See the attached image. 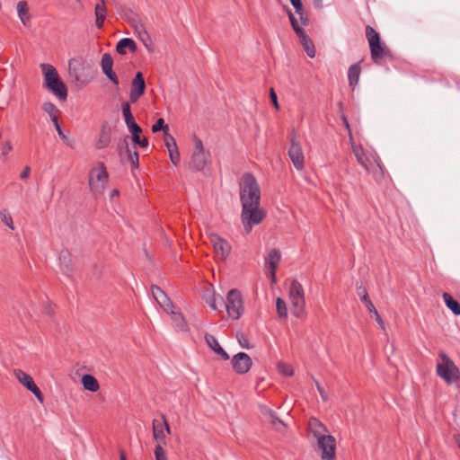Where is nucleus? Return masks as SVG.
Here are the masks:
<instances>
[{
  "mask_svg": "<svg viewBox=\"0 0 460 460\" xmlns=\"http://www.w3.org/2000/svg\"><path fill=\"white\" fill-rule=\"evenodd\" d=\"M310 438L314 441L313 446L320 453L322 460H336V439L329 434L327 427L316 418L308 421Z\"/></svg>",
  "mask_w": 460,
  "mask_h": 460,
  "instance_id": "obj_1",
  "label": "nucleus"
},
{
  "mask_svg": "<svg viewBox=\"0 0 460 460\" xmlns=\"http://www.w3.org/2000/svg\"><path fill=\"white\" fill-rule=\"evenodd\" d=\"M240 200L242 206L260 205L261 189L255 177L251 173H245L241 178Z\"/></svg>",
  "mask_w": 460,
  "mask_h": 460,
  "instance_id": "obj_2",
  "label": "nucleus"
},
{
  "mask_svg": "<svg viewBox=\"0 0 460 460\" xmlns=\"http://www.w3.org/2000/svg\"><path fill=\"white\" fill-rule=\"evenodd\" d=\"M288 298L293 315L296 318L305 317V291L301 283L296 279H294L290 284Z\"/></svg>",
  "mask_w": 460,
  "mask_h": 460,
  "instance_id": "obj_3",
  "label": "nucleus"
},
{
  "mask_svg": "<svg viewBox=\"0 0 460 460\" xmlns=\"http://www.w3.org/2000/svg\"><path fill=\"white\" fill-rule=\"evenodd\" d=\"M366 37L369 44L371 58L376 64H379L385 57H390L391 52L381 42L379 33L370 25L366 26Z\"/></svg>",
  "mask_w": 460,
  "mask_h": 460,
  "instance_id": "obj_4",
  "label": "nucleus"
},
{
  "mask_svg": "<svg viewBox=\"0 0 460 460\" xmlns=\"http://www.w3.org/2000/svg\"><path fill=\"white\" fill-rule=\"evenodd\" d=\"M438 356L442 362L437 364V375L448 385L460 382V370L455 362L444 351H440Z\"/></svg>",
  "mask_w": 460,
  "mask_h": 460,
  "instance_id": "obj_5",
  "label": "nucleus"
},
{
  "mask_svg": "<svg viewBox=\"0 0 460 460\" xmlns=\"http://www.w3.org/2000/svg\"><path fill=\"white\" fill-rule=\"evenodd\" d=\"M265 217L266 213L260 205L242 206L241 220L246 234H249L254 226L260 225Z\"/></svg>",
  "mask_w": 460,
  "mask_h": 460,
  "instance_id": "obj_6",
  "label": "nucleus"
},
{
  "mask_svg": "<svg viewBox=\"0 0 460 460\" xmlns=\"http://www.w3.org/2000/svg\"><path fill=\"white\" fill-rule=\"evenodd\" d=\"M108 182V172L103 163L99 162L89 172V186L94 195L102 194Z\"/></svg>",
  "mask_w": 460,
  "mask_h": 460,
  "instance_id": "obj_7",
  "label": "nucleus"
},
{
  "mask_svg": "<svg viewBox=\"0 0 460 460\" xmlns=\"http://www.w3.org/2000/svg\"><path fill=\"white\" fill-rule=\"evenodd\" d=\"M288 15L291 23L293 30L295 31L296 36L299 39L300 43L302 44L305 51L307 56L311 58L315 57V48L312 40L305 34L302 26H300L298 21L296 19L292 12L288 8L287 9Z\"/></svg>",
  "mask_w": 460,
  "mask_h": 460,
  "instance_id": "obj_8",
  "label": "nucleus"
},
{
  "mask_svg": "<svg viewBox=\"0 0 460 460\" xmlns=\"http://www.w3.org/2000/svg\"><path fill=\"white\" fill-rule=\"evenodd\" d=\"M210 159V153L205 151L202 141L194 137V151L192 153L190 167L194 171H202Z\"/></svg>",
  "mask_w": 460,
  "mask_h": 460,
  "instance_id": "obj_9",
  "label": "nucleus"
},
{
  "mask_svg": "<svg viewBox=\"0 0 460 460\" xmlns=\"http://www.w3.org/2000/svg\"><path fill=\"white\" fill-rule=\"evenodd\" d=\"M226 308L227 314L233 320H237L241 317L243 306V299L239 290L231 289L226 296Z\"/></svg>",
  "mask_w": 460,
  "mask_h": 460,
  "instance_id": "obj_10",
  "label": "nucleus"
},
{
  "mask_svg": "<svg viewBox=\"0 0 460 460\" xmlns=\"http://www.w3.org/2000/svg\"><path fill=\"white\" fill-rule=\"evenodd\" d=\"M290 147L288 149V156L297 171H302L305 167V155L302 146L293 137L290 140Z\"/></svg>",
  "mask_w": 460,
  "mask_h": 460,
  "instance_id": "obj_11",
  "label": "nucleus"
},
{
  "mask_svg": "<svg viewBox=\"0 0 460 460\" xmlns=\"http://www.w3.org/2000/svg\"><path fill=\"white\" fill-rule=\"evenodd\" d=\"M16 379L29 391H31L40 402H43V395L40 388L34 383L33 378L21 369L14 370Z\"/></svg>",
  "mask_w": 460,
  "mask_h": 460,
  "instance_id": "obj_12",
  "label": "nucleus"
},
{
  "mask_svg": "<svg viewBox=\"0 0 460 460\" xmlns=\"http://www.w3.org/2000/svg\"><path fill=\"white\" fill-rule=\"evenodd\" d=\"M357 294L360 297L361 301L365 304L368 312L374 315L376 321L377 322L381 329L385 330V323L382 320L381 316L379 315L374 304L370 300L366 288L362 284L357 285Z\"/></svg>",
  "mask_w": 460,
  "mask_h": 460,
  "instance_id": "obj_13",
  "label": "nucleus"
},
{
  "mask_svg": "<svg viewBox=\"0 0 460 460\" xmlns=\"http://www.w3.org/2000/svg\"><path fill=\"white\" fill-rule=\"evenodd\" d=\"M252 365L251 357L244 352H239L232 358L233 369L239 375L246 374L251 369Z\"/></svg>",
  "mask_w": 460,
  "mask_h": 460,
  "instance_id": "obj_14",
  "label": "nucleus"
},
{
  "mask_svg": "<svg viewBox=\"0 0 460 460\" xmlns=\"http://www.w3.org/2000/svg\"><path fill=\"white\" fill-rule=\"evenodd\" d=\"M210 241L213 243L217 259L225 261L230 254L231 245L217 234L211 235Z\"/></svg>",
  "mask_w": 460,
  "mask_h": 460,
  "instance_id": "obj_15",
  "label": "nucleus"
},
{
  "mask_svg": "<svg viewBox=\"0 0 460 460\" xmlns=\"http://www.w3.org/2000/svg\"><path fill=\"white\" fill-rule=\"evenodd\" d=\"M281 260V253L278 249H271L265 258V266L270 269V278L271 284H276V270Z\"/></svg>",
  "mask_w": 460,
  "mask_h": 460,
  "instance_id": "obj_16",
  "label": "nucleus"
},
{
  "mask_svg": "<svg viewBox=\"0 0 460 460\" xmlns=\"http://www.w3.org/2000/svg\"><path fill=\"white\" fill-rule=\"evenodd\" d=\"M146 83L141 72H137L132 80L129 99L131 102H137L145 93Z\"/></svg>",
  "mask_w": 460,
  "mask_h": 460,
  "instance_id": "obj_17",
  "label": "nucleus"
},
{
  "mask_svg": "<svg viewBox=\"0 0 460 460\" xmlns=\"http://www.w3.org/2000/svg\"><path fill=\"white\" fill-rule=\"evenodd\" d=\"M351 148L358 163L364 168H367V166H368L376 158V155L365 150L360 145H357L353 141L351 143Z\"/></svg>",
  "mask_w": 460,
  "mask_h": 460,
  "instance_id": "obj_18",
  "label": "nucleus"
},
{
  "mask_svg": "<svg viewBox=\"0 0 460 460\" xmlns=\"http://www.w3.org/2000/svg\"><path fill=\"white\" fill-rule=\"evenodd\" d=\"M151 291L154 298L159 304L161 307L164 309L166 313H169L170 310L173 309V305L167 295L158 286L153 285L151 287Z\"/></svg>",
  "mask_w": 460,
  "mask_h": 460,
  "instance_id": "obj_19",
  "label": "nucleus"
},
{
  "mask_svg": "<svg viewBox=\"0 0 460 460\" xmlns=\"http://www.w3.org/2000/svg\"><path fill=\"white\" fill-rule=\"evenodd\" d=\"M367 172L372 175L373 179L376 182H381L385 178V169L381 164L379 157L376 156L375 161H373L367 168H365Z\"/></svg>",
  "mask_w": 460,
  "mask_h": 460,
  "instance_id": "obj_20",
  "label": "nucleus"
},
{
  "mask_svg": "<svg viewBox=\"0 0 460 460\" xmlns=\"http://www.w3.org/2000/svg\"><path fill=\"white\" fill-rule=\"evenodd\" d=\"M17 15L23 26L31 24V15L30 13L29 4L25 0H21L16 4Z\"/></svg>",
  "mask_w": 460,
  "mask_h": 460,
  "instance_id": "obj_21",
  "label": "nucleus"
},
{
  "mask_svg": "<svg viewBox=\"0 0 460 460\" xmlns=\"http://www.w3.org/2000/svg\"><path fill=\"white\" fill-rule=\"evenodd\" d=\"M205 341L208 346L218 356H220L224 360L229 359V355L226 351L220 346L217 338L211 334L205 335Z\"/></svg>",
  "mask_w": 460,
  "mask_h": 460,
  "instance_id": "obj_22",
  "label": "nucleus"
},
{
  "mask_svg": "<svg viewBox=\"0 0 460 460\" xmlns=\"http://www.w3.org/2000/svg\"><path fill=\"white\" fill-rule=\"evenodd\" d=\"M49 90H50L56 96H58L60 100H66L67 97V89L66 84L60 80H57L56 82H50L48 86H46Z\"/></svg>",
  "mask_w": 460,
  "mask_h": 460,
  "instance_id": "obj_23",
  "label": "nucleus"
},
{
  "mask_svg": "<svg viewBox=\"0 0 460 460\" xmlns=\"http://www.w3.org/2000/svg\"><path fill=\"white\" fill-rule=\"evenodd\" d=\"M361 74V66L360 63L353 64L349 67L348 70V79H349V86L354 89L359 81V76Z\"/></svg>",
  "mask_w": 460,
  "mask_h": 460,
  "instance_id": "obj_24",
  "label": "nucleus"
},
{
  "mask_svg": "<svg viewBox=\"0 0 460 460\" xmlns=\"http://www.w3.org/2000/svg\"><path fill=\"white\" fill-rule=\"evenodd\" d=\"M40 67L44 74L45 86H48L50 82H56L60 79L57 69L49 64H41Z\"/></svg>",
  "mask_w": 460,
  "mask_h": 460,
  "instance_id": "obj_25",
  "label": "nucleus"
},
{
  "mask_svg": "<svg viewBox=\"0 0 460 460\" xmlns=\"http://www.w3.org/2000/svg\"><path fill=\"white\" fill-rule=\"evenodd\" d=\"M59 261L61 266L62 272L67 276L71 277L74 272V268L72 264V260L68 252H61L59 256Z\"/></svg>",
  "mask_w": 460,
  "mask_h": 460,
  "instance_id": "obj_26",
  "label": "nucleus"
},
{
  "mask_svg": "<svg viewBox=\"0 0 460 460\" xmlns=\"http://www.w3.org/2000/svg\"><path fill=\"white\" fill-rule=\"evenodd\" d=\"M100 4H96L94 8L95 13V24L97 28L102 29L103 27L104 20L106 18V7L104 0H100Z\"/></svg>",
  "mask_w": 460,
  "mask_h": 460,
  "instance_id": "obj_27",
  "label": "nucleus"
},
{
  "mask_svg": "<svg viewBox=\"0 0 460 460\" xmlns=\"http://www.w3.org/2000/svg\"><path fill=\"white\" fill-rule=\"evenodd\" d=\"M137 129L130 128L128 131L132 135V141L134 144L138 145L140 147L146 148L148 146V139L146 137H141L142 128L139 125L135 126Z\"/></svg>",
  "mask_w": 460,
  "mask_h": 460,
  "instance_id": "obj_28",
  "label": "nucleus"
},
{
  "mask_svg": "<svg viewBox=\"0 0 460 460\" xmlns=\"http://www.w3.org/2000/svg\"><path fill=\"white\" fill-rule=\"evenodd\" d=\"M121 111L128 128H132L136 130L137 128L135 126H137V124L136 123L135 119L132 115L129 102H126L122 103Z\"/></svg>",
  "mask_w": 460,
  "mask_h": 460,
  "instance_id": "obj_29",
  "label": "nucleus"
},
{
  "mask_svg": "<svg viewBox=\"0 0 460 460\" xmlns=\"http://www.w3.org/2000/svg\"><path fill=\"white\" fill-rule=\"evenodd\" d=\"M126 49H128L131 52H135L137 50L136 42L129 38L120 40L117 44L116 50L118 53L124 55L127 52Z\"/></svg>",
  "mask_w": 460,
  "mask_h": 460,
  "instance_id": "obj_30",
  "label": "nucleus"
},
{
  "mask_svg": "<svg viewBox=\"0 0 460 460\" xmlns=\"http://www.w3.org/2000/svg\"><path fill=\"white\" fill-rule=\"evenodd\" d=\"M153 436L157 444H161L162 447L165 444V433L163 424L156 420H153Z\"/></svg>",
  "mask_w": 460,
  "mask_h": 460,
  "instance_id": "obj_31",
  "label": "nucleus"
},
{
  "mask_svg": "<svg viewBox=\"0 0 460 460\" xmlns=\"http://www.w3.org/2000/svg\"><path fill=\"white\" fill-rule=\"evenodd\" d=\"M82 384L84 389L91 392H96L99 390L100 387L97 379L91 375L83 376Z\"/></svg>",
  "mask_w": 460,
  "mask_h": 460,
  "instance_id": "obj_32",
  "label": "nucleus"
},
{
  "mask_svg": "<svg viewBox=\"0 0 460 460\" xmlns=\"http://www.w3.org/2000/svg\"><path fill=\"white\" fill-rule=\"evenodd\" d=\"M442 296L446 305L454 313V314L460 315V304L448 293H444Z\"/></svg>",
  "mask_w": 460,
  "mask_h": 460,
  "instance_id": "obj_33",
  "label": "nucleus"
},
{
  "mask_svg": "<svg viewBox=\"0 0 460 460\" xmlns=\"http://www.w3.org/2000/svg\"><path fill=\"white\" fill-rule=\"evenodd\" d=\"M133 26L135 29V31L138 34L141 40L144 42L145 46L147 48L149 52L153 51V49L150 48L146 43L144 37H146L147 40H149V36L144 27V25L140 22H134Z\"/></svg>",
  "mask_w": 460,
  "mask_h": 460,
  "instance_id": "obj_34",
  "label": "nucleus"
},
{
  "mask_svg": "<svg viewBox=\"0 0 460 460\" xmlns=\"http://www.w3.org/2000/svg\"><path fill=\"white\" fill-rule=\"evenodd\" d=\"M111 143V135L110 132L106 129H102L100 133L99 139L96 142V148L97 149H103L109 146Z\"/></svg>",
  "mask_w": 460,
  "mask_h": 460,
  "instance_id": "obj_35",
  "label": "nucleus"
},
{
  "mask_svg": "<svg viewBox=\"0 0 460 460\" xmlns=\"http://www.w3.org/2000/svg\"><path fill=\"white\" fill-rule=\"evenodd\" d=\"M126 152L128 155V160L131 163V164L137 168L138 167V152L137 151V147L133 146L132 148L126 144Z\"/></svg>",
  "mask_w": 460,
  "mask_h": 460,
  "instance_id": "obj_36",
  "label": "nucleus"
},
{
  "mask_svg": "<svg viewBox=\"0 0 460 460\" xmlns=\"http://www.w3.org/2000/svg\"><path fill=\"white\" fill-rule=\"evenodd\" d=\"M42 110L49 115L52 121L53 119H58V109L54 103L49 102H44Z\"/></svg>",
  "mask_w": 460,
  "mask_h": 460,
  "instance_id": "obj_37",
  "label": "nucleus"
},
{
  "mask_svg": "<svg viewBox=\"0 0 460 460\" xmlns=\"http://www.w3.org/2000/svg\"><path fill=\"white\" fill-rule=\"evenodd\" d=\"M276 309L279 318L288 317V308L286 302L280 297H278L276 300Z\"/></svg>",
  "mask_w": 460,
  "mask_h": 460,
  "instance_id": "obj_38",
  "label": "nucleus"
},
{
  "mask_svg": "<svg viewBox=\"0 0 460 460\" xmlns=\"http://www.w3.org/2000/svg\"><path fill=\"white\" fill-rule=\"evenodd\" d=\"M206 300L212 310H217L218 309L217 305L218 304L222 305L224 303L223 297L220 295L216 296L214 293L210 294L209 296Z\"/></svg>",
  "mask_w": 460,
  "mask_h": 460,
  "instance_id": "obj_39",
  "label": "nucleus"
},
{
  "mask_svg": "<svg viewBox=\"0 0 460 460\" xmlns=\"http://www.w3.org/2000/svg\"><path fill=\"white\" fill-rule=\"evenodd\" d=\"M164 141L168 152L178 149L174 137L169 132H165V136H164Z\"/></svg>",
  "mask_w": 460,
  "mask_h": 460,
  "instance_id": "obj_40",
  "label": "nucleus"
},
{
  "mask_svg": "<svg viewBox=\"0 0 460 460\" xmlns=\"http://www.w3.org/2000/svg\"><path fill=\"white\" fill-rule=\"evenodd\" d=\"M296 11V13L299 16V21H300V23L301 25L300 26H307L308 25V22H309V19H308V15L303 6V4H301L298 7H296L295 9Z\"/></svg>",
  "mask_w": 460,
  "mask_h": 460,
  "instance_id": "obj_41",
  "label": "nucleus"
},
{
  "mask_svg": "<svg viewBox=\"0 0 460 460\" xmlns=\"http://www.w3.org/2000/svg\"><path fill=\"white\" fill-rule=\"evenodd\" d=\"M113 66V59L111 56L108 53H105L102 57V70L103 73L110 70Z\"/></svg>",
  "mask_w": 460,
  "mask_h": 460,
  "instance_id": "obj_42",
  "label": "nucleus"
},
{
  "mask_svg": "<svg viewBox=\"0 0 460 460\" xmlns=\"http://www.w3.org/2000/svg\"><path fill=\"white\" fill-rule=\"evenodd\" d=\"M160 130H163L164 136H165V132H169V127L164 123V119L160 118L156 120V122L152 126V131L156 133Z\"/></svg>",
  "mask_w": 460,
  "mask_h": 460,
  "instance_id": "obj_43",
  "label": "nucleus"
},
{
  "mask_svg": "<svg viewBox=\"0 0 460 460\" xmlns=\"http://www.w3.org/2000/svg\"><path fill=\"white\" fill-rule=\"evenodd\" d=\"M278 368L281 374L287 376H292L294 375L293 367L286 363H279Z\"/></svg>",
  "mask_w": 460,
  "mask_h": 460,
  "instance_id": "obj_44",
  "label": "nucleus"
},
{
  "mask_svg": "<svg viewBox=\"0 0 460 460\" xmlns=\"http://www.w3.org/2000/svg\"><path fill=\"white\" fill-rule=\"evenodd\" d=\"M267 420H269L271 425L278 430H281L285 428L284 422L277 417L275 412L272 414V417L268 418Z\"/></svg>",
  "mask_w": 460,
  "mask_h": 460,
  "instance_id": "obj_45",
  "label": "nucleus"
},
{
  "mask_svg": "<svg viewBox=\"0 0 460 460\" xmlns=\"http://www.w3.org/2000/svg\"><path fill=\"white\" fill-rule=\"evenodd\" d=\"M168 314H172V318L173 322L175 323V324L177 325V327L180 329H183L184 319H183L182 315L180 313H174L172 311V309L170 310V312Z\"/></svg>",
  "mask_w": 460,
  "mask_h": 460,
  "instance_id": "obj_46",
  "label": "nucleus"
},
{
  "mask_svg": "<svg viewBox=\"0 0 460 460\" xmlns=\"http://www.w3.org/2000/svg\"><path fill=\"white\" fill-rule=\"evenodd\" d=\"M155 460H168L166 453L161 444H157L155 447Z\"/></svg>",
  "mask_w": 460,
  "mask_h": 460,
  "instance_id": "obj_47",
  "label": "nucleus"
},
{
  "mask_svg": "<svg viewBox=\"0 0 460 460\" xmlns=\"http://www.w3.org/2000/svg\"><path fill=\"white\" fill-rule=\"evenodd\" d=\"M53 124L55 126V128L58 134V136L61 137V139L64 141L65 144H66L67 146H72V145L70 144L68 138L66 137V136L64 134L59 123H58V119H53Z\"/></svg>",
  "mask_w": 460,
  "mask_h": 460,
  "instance_id": "obj_48",
  "label": "nucleus"
},
{
  "mask_svg": "<svg viewBox=\"0 0 460 460\" xmlns=\"http://www.w3.org/2000/svg\"><path fill=\"white\" fill-rule=\"evenodd\" d=\"M0 217L2 221L11 229H13V222L11 215L7 211H3L0 213Z\"/></svg>",
  "mask_w": 460,
  "mask_h": 460,
  "instance_id": "obj_49",
  "label": "nucleus"
},
{
  "mask_svg": "<svg viewBox=\"0 0 460 460\" xmlns=\"http://www.w3.org/2000/svg\"><path fill=\"white\" fill-rule=\"evenodd\" d=\"M169 153V157L172 161V163L175 165H177L180 162V153H179V150H174V151H170L168 152Z\"/></svg>",
  "mask_w": 460,
  "mask_h": 460,
  "instance_id": "obj_50",
  "label": "nucleus"
},
{
  "mask_svg": "<svg viewBox=\"0 0 460 460\" xmlns=\"http://www.w3.org/2000/svg\"><path fill=\"white\" fill-rule=\"evenodd\" d=\"M275 411H272L270 408H269L268 406H265V405H262L261 406V413L262 414V416L268 420V418L270 417H272V414L274 413Z\"/></svg>",
  "mask_w": 460,
  "mask_h": 460,
  "instance_id": "obj_51",
  "label": "nucleus"
},
{
  "mask_svg": "<svg viewBox=\"0 0 460 460\" xmlns=\"http://www.w3.org/2000/svg\"><path fill=\"white\" fill-rule=\"evenodd\" d=\"M115 85L119 84V80L112 68L103 73Z\"/></svg>",
  "mask_w": 460,
  "mask_h": 460,
  "instance_id": "obj_52",
  "label": "nucleus"
},
{
  "mask_svg": "<svg viewBox=\"0 0 460 460\" xmlns=\"http://www.w3.org/2000/svg\"><path fill=\"white\" fill-rule=\"evenodd\" d=\"M270 100L274 105V107L279 110V102H278V97H277V94L274 91L273 88H270Z\"/></svg>",
  "mask_w": 460,
  "mask_h": 460,
  "instance_id": "obj_53",
  "label": "nucleus"
},
{
  "mask_svg": "<svg viewBox=\"0 0 460 460\" xmlns=\"http://www.w3.org/2000/svg\"><path fill=\"white\" fill-rule=\"evenodd\" d=\"M314 383H315L316 388H317L322 399L323 401H327L328 396H327V394L325 393L324 389L320 385L319 382L316 379H314Z\"/></svg>",
  "mask_w": 460,
  "mask_h": 460,
  "instance_id": "obj_54",
  "label": "nucleus"
},
{
  "mask_svg": "<svg viewBox=\"0 0 460 460\" xmlns=\"http://www.w3.org/2000/svg\"><path fill=\"white\" fill-rule=\"evenodd\" d=\"M238 341L243 348L249 349V343L243 334L237 335Z\"/></svg>",
  "mask_w": 460,
  "mask_h": 460,
  "instance_id": "obj_55",
  "label": "nucleus"
},
{
  "mask_svg": "<svg viewBox=\"0 0 460 460\" xmlns=\"http://www.w3.org/2000/svg\"><path fill=\"white\" fill-rule=\"evenodd\" d=\"M30 172H31V167H30V166H28V165H26V166L23 168L22 172H21V174H20V178H21L22 180H25V179H27V178L29 177V175H30Z\"/></svg>",
  "mask_w": 460,
  "mask_h": 460,
  "instance_id": "obj_56",
  "label": "nucleus"
},
{
  "mask_svg": "<svg viewBox=\"0 0 460 460\" xmlns=\"http://www.w3.org/2000/svg\"><path fill=\"white\" fill-rule=\"evenodd\" d=\"M162 417H163V422H161V423L163 424V429H164V430L165 429L166 433L170 434L171 429H170L169 424H168V422L166 420V418L164 415Z\"/></svg>",
  "mask_w": 460,
  "mask_h": 460,
  "instance_id": "obj_57",
  "label": "nucleus"
},
{
  "mask_svg": "<svg viewBox=\"0 0 460 460\" xmlns=\"http://www.w3.org/2000/svg\"><path fill=\"white\" fill-rule=\"evenodd\" d=\"M342 120H343V123H344L346 128L349 130V134L350 139L352 140L350 126H349V123L346 116L342 117Z\"/></svg>",
  "mask_w": 460,
  "mask_h": 460,
  "instance_id": "obj_58",
  "label": "nucleus"
},
{
  "mask_svg": "<svg viewBox=\"0 0 460 460\" xmlns=\"http://www.w3.org/2000/svg\"><path fill=\"white\" fill-rule=\"evenodd\" d=\"M289 1H290L291 4L294 6V8H295V9H296V7H298V8H299V6H300L301 4H303L301 0H289Z\"/></svg>",
  "mask_w": 460,
  "mask_h": 460,
  "instance_id": "obj_59",
  "label": "nucleus"
},
{
  "mask_svg": "<svg viewBox=\"0 0 460 460\" xmlns=\"http://www.w3.org/2000/svg\"><path fill=\"white\" fill-rule=\"evenodd\" d=\"M119 460H127L126 454L123 450H119Z\"/></svg>",
  "mask_w": 460,
  "mask_h": 460,
  "instance_id": "obj_60",
  "label": "nucleus"
},
{
  "mask_svg": "<svg viewBox=\"0 0 460 460\" xmlns=\"http://www.w3.org/2000/svg\"><path fill=\"white\" fill-rule=\"evenodd\" d=\"M11 149L12 146L10 145V143H6V145L3 146V150H5L6 152L10 151Z\"/></svg>",
  "mask_w": 460,
  "mask_h": 460,
  "instance_id": "obj_61",
  "label": "nucleus"
},
{
  "mask_svg": "<svg viewBox=\"0 0 460 460\" xmlns=\"http://www.w3.org/2000/svg\"><path fill=\"white\" fill-rule=\"evenodd\" d=\"M119 194V191L117 190H114L111 193V197L117 196Z\"/></svg>",
  "mask_w": 460,
  "mask_h": 460,
  "instance_id": "obj_62",
  "label": "nucleus"
}]
</instances>
